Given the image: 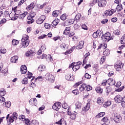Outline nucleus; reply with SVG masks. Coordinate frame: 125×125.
<instances>
[{"label": "nucleus", "mask_w": 125, "mask_h": 125, "mask_svg": "<svg viewBox=\"0 0 125 125\" xmlns=\"http://www.w3.org/2000/svg\"><path fill=\"white\" fill-rule=\"evenodd\" d=\"M9 114H8L6 117V120L9 123H13L14 121H16L18 118V115L16 112H14L12 115L9 118Z\"/></svg>", "instance_id": "f257e3e1"}, {"label": "nucleus", "mask_w": 125, "mask_h": 125, "mask_svg": "<svg viewBox=\"0 0 125 125\" xmlns=\"http://www.w3.org/2000/svg\"><path fill=\"white\" fill-rule=\"evenodd\" d=\"M113 121L116 124H120L122 122V116L118 113H115L113 116Z\"/></svg>", "instance_id": "f03ea898"}, {"label": "nucleus", "mask_w": 125, "mask_h": 125, "mask_svg": "<svg viewBox=\"0 0 125 125\" xmlns=\"http://www.w3.org/2000/svg\"><path fill=\"white\" fill-rule=\"evenodd\" d=\"M111 37V34L109 32L105 33L104 36L102 37L103 42H109L110 40H113Z\"/></svg>", "instance_id": "7ed1b4c3"}, {"label": "nucleus", "mask_w": 125, "mask_h": 125, "mask_svg": "<svg viewBox=\"0 0 125 125\" xmlns=\"http://www.w3.org/2000/svg\"><path fill=\"white\" fill-rule=\"evenodd\" d=\"M45 78L47 81H48L50 83H54L55 78L54 76L50 73H47L45 75Z\"/></svg>", "instance_id": "20e7f679"}, {"label": "nucleus", "mask_w": 125, "mask_h": 125, "mask_svg": "<svg viewBox=\"0 0 125 125\" xmlns=\"http://www.w3.org/2000/svg\"><path fill=\"white\" fill-rule=\"evenodd\" d=\"M124 65L122 63V62H116L114 65V68L117 71V72H121L122 71V69H123Z\"/></svg>", "instance_id": "39448f33"}, {"label": "nucleus", "mask_w": 125, "mask_h": 125, "mask_svg": "<svg viewBox=\"0 0 125 125\" xmlns=\"http://www.w3.org/2000/svg\"><path fill=\"white\" fill-rule=\"evenodd\" d=\"M27 14H28V12H25L23 13L20 15L19 16L13 17L12 18V20H13V21L16 20V19H17L18 18V17H19V19H24V18H25V17H26V15H27Z\"/></svg>", "instance_id": "423d86ee"}, {"label": "nucleus", "mask_w": 125, "mask_h": 125, "mask_svg": "<svg viewBox=\"0 0 125 125\" xmlns=\"http://www.w3.org/2000/svg\"><path fill=\"white\" fill-rule=\"evenodd\" d=\"M46 19V17L44 15L41 16L38 19L36 20L37 24H41L43 23V21Z\"/></svg>", "instance_id": "0eeeda50"}, {"label": "nucleus", "mask_w": 125, "mask_h": 125, "mask_svg": "<svg viewBox=\"0 0 125 125\" xmlns=\"http://www.w3.org/2000/svg\"><path fill=\"white\" fill-rule=\"evenodd\" d=\"M98 4L99 7H105L107 4V1L106 0H100L98 1Z\"/></svg>", "instance_id": "6e6552de"}, {"label": "nucleus", "mask_w": 125, "mask_h": 125, "mask_svg": "<svg viewBox=\"0 0 125 125\" xmlns=\"http://www.w3.org/2000/svg\"><path fill=\"white\" fill-rule=\"evenodd\" d=\"M53 110L56 111H58L61 108V103L60 102L55 103L52 106Z\"/></svg>", "instance_id": "1a4fd4ad"}, {"label": "nucleus", "mask_w": 125, "mask_h": 125, "mask_svg": "<svg viewBox=\"0 0 125 125\" xmlns=\"http://www.w3.org/2000/svg\"><path fill=\"white\" fill-rule=\"evenodd\" d=\"M114 101L116 103H121L123 101V97L120 95H118L114 98Z\"/></svg>", "instance_id": "9d476101"}, {"label": "nucleus", "mask_w": 125, "mask_h": 125, "mask_svg": "<svg viewBox=\"0 0 125 125\" xmlns=\"http://www.w3.org/2000/svg\"><path fill=\"white\" fill-rule=\"evenodd\" d=\"M29 104L31 106H37L38 104V101L36 98H32L29 100Z\"/></svg>", "instance_id": "9b49d317"}, {"label": "nucleus", "mask_w": 125, "mask_h": 125, "mask_svg": "<svg viewBox=\"0 0 125 125\" xmlns=\"http://www.w3.org/2000/svg\"><path fill=\"white\" fill-rule=\"evenodd\" d=\"M31 83L30 84V85L27 87V89L28 90H30V89H34V88H35L36 87V86H37V84H36V81H32V80H31Z\"/></svg>", "instance_id": "f8f14e48"}, {"label": "nucleus", "mask_w": 125, "mask_h": 125, "mask_svg": "<svg viewBox=\"0 0 125 125\" xmlns=\"http://www.w3.org/2000/svg\"><path fill=\"white\" fill-rule=\"evenodd\" d=\"M21 42H30V40H29V36L26 34L23 35L21 39Z\"/></svg>", "instance_id": "ddd939ff"}, {"label": "nucleus", "mask_w": 125, "mask_h": 125, "mask_svg": "<svg viewBox=\"0 0 125 125\" xmlns=\"http://www.w3.org/2000/svg\"><path fill=\"white\" fill-rule=\"evenodd\" d=\"M83 44H84V41H80L76 47V49H82L83 47Z\"/></svg>", "instance_id": "4468645a"}, {"label": "nucleus", "mask_w": 125, "mask_h": 125, "mask_svg": "<svg viewBox=\"0 0 125 125\" xmlns=\"http://www.w3.org/2000/svg\"><path fill=\"white\" fill-rule=\"evenodd\" d=\"M45 49H46V46H45V44H43L42 46H41L40 50H39V51L37 52V54L38 55L42 54V52L44 51Z\"/></svg>", "instance_id": "2eb2a0df"}, {"label": "nucleus", "mask_w": 125, "mask_h": 125, "mask_svg": "<svg viewBox=\"0 0 125 125\" xmlns=\"http://www.w3.org/2000/svg\"><path fill=\"white\" fill-rule=\"evenodd\" d=\"M21 72L22 74H26L27 73V67L26 65H23L21 67Z\"/></svg>", "instance_id": "dca6fc26"}, {"label": "nucleus", "mask_w": 125, "mask_h": 125, "mask_svg": "<svg viewBox=\"0 0 125 125\" xmlns=\"http://www.w3.org/2000/svg\"><path fill=\"white\" fill-rule=\"evenodd\" d=\"M90 108V103H87L86 104V105L83 108L82 110L83 111H84V112H87V111H88Z\"/></svg>", "instance_id": "f3484780"}, {"label": "nucleus", "mask_w": 125, "mask_h": 125, "mask_svg": "<svg viewBox=\"0 0 125 125\" xmlns=\"http://www.w3.org/2000/svg\"><path fill=\"white\" fill-rule=\"evenodd\" d=\"M86 84L83 83L79 87V90L82 92L84 90H86Z\"/></svg>", "instance_id": "a211bd4d"}, {"label": "nucleus", "mask_w": 125, "mask_h": 125, "mask_svg": "<svg viewBox=\"0 0 125 125\" xmlns=\"http://www.w3.org/2000/svg\"><path fill=\"white\" fill-rule=\"evenodd\" d=\"M18 56H14L11 58V63H17L18 61Z\"/></svg>", "instance_id": "6ab92c4d"}, {"label": "nucleus", "mask_w": 125, "mask_h": 125, "mask_svg": "<svg viewBox=\"0 0 125 125\" xmlns=\"http://www.w3.org/2000/svg\"><path fill=\"white\" fill-rule=\"evenodd\" d=\"M123 9H124V8L123 7V5H122V4H119L116 6L115 10L119 12L120 11H122Z\"/></svg>", "instance_id": "aec40b11"}, {"label": "nucleus", "mask_w": 125, "mask_h": 125, "mask_svg": "<svg viewBox=\"0 0 125 125\" xmlns=\"http://www.w3.org/2000/svg\"><path fill=\"white\" fill-rule=\"evenodd\" d=\"M35 52L33 50L28 51L26 53V56L27 57H31V56H33V55H34Z\"/></svg>", "instance_id": "412c9836"}, {"label": "nucleus", "mask_w": 125, "mask_h": 125, "mask_svg": "<svg viewBox=\"0 0 125 125\" xmlns=\"http://www.w3.org/2000/svg\"><path fill=\"white\" fill-rule=\"evenodd\" d=\"M77 115H78V113L74 111V112H73L72 114L70 115V119L71 120H76V118H77Z\"/></svg>", "instance_id": "4be33fe9"}, {"label": "nucleus", "mask_w": 125, "mask_h": 125, "mask_svg": "<svg viewBox=\"0 0 125 125\" xmlns=\"http://www.w3.org/2000/svg\"><path fill=\"white\" fill-rule=\"evenodd\" d=\"M42 76H39L36 78L33 77L31 79V82H37V80L39 81V82H41V81H42Z\"/></svg>", "instance_id": "5701e85b"}, {"label": "nucleus", "mask_w": 125, "mask_h": 125, "mask_svg": "<svg viewBox=\"0 0 125 125\" xmlns=\"http://www.w3.org/2000/svg\"><path fill=\"white\" fill-rule=\"evenodd\" d=\"M34 8H35V5L34 4V2H32L26 7L27 10H31L32 9H34Z\"/></svg>", "instance_id": "b1692460"}, {"label": "nucleus", "mask_w": 125, "mask_h": 125, "mask_svg": "<svg viewBox=\"0 0 125 125\" xmlns=\"http://www.w3.org/2000/svg\"><path fill=\"white\" fill-rule=\"evenodd\" d=\"M101 33L100 32V30H98L97 31L95 32L93 34V37L94 39H96L97 38H98V36L99 35V33Z\"/></svg>", "instance_id": "393cba45"}, {"label": "nucleus", "mask_w": 125, "mask_h": 125, "mask_svg": "<svg viewBox=\"0 0 125 125\" xmlns=\"http://www.w3.org/2000/svg\"><path fill=\"white\" fill-rule=\"evenodd\" d=\"M61 48L62 49H63V50H65L66 49H68V44L62 43L61 45Z\"/></svg>", "instance_id": "a878e982"}, {"label": "nucleus", "mask_w": 125, "mask_h": 125, "mask_svg": "<svg viewBox=\"0 0 125 125\" xmlns=\"http://www.w3.org/2000/svg\"><path fill=\"white\" fill-rule=\"evenodd\" d=\"M76 106V110H79V109H81L82 108V103L80 102H77L75 104Z\"/></svg>", "instance_id": "bb28decb"}, {"label": "nucleus", "mask_w": 125, "mask_h": 125, "mask_svg": "<svg viewBox=\"0 0 125 125\" xmlns=\"http://www.w3.org/2000/svg\"><path fill=\"white\" fill-rule=\"evenodd\" d=\"M74 22H75V20L73 19L67 20L65 21V23H66L67 25H72V24H74Z\"/></svg>", "instance_id": "cd10ccee"}, {"label": "nucleus", "mask_w": 125, "mask_h": 125, "mask_svg": "<svg viewBox=\"0 0 125 125\" xmlns=\"http://www.w3.org/2000/svg\"><path fill=\"white\" fill-rule=\"evenodd\" d=\"M3 106H4V107H6L7 108H10L11 103H10V101L6 102L3 104Z\"/></svg>", "instance_id": "c85d7f7f"}, {"label": "nucleus", "mask_w": 125, "mask_h": 125, "mask_svg": "<svg viewBox=\"0 0 125 125\" xmlns=\"http://www.w3.org/2000/svg\"><path fill=\"white\" fill-rule=\"evenodd\" d=\"M107 83L109 84V85H114V84H115V81H114L113 79H109L107 81Z\"/></svg>", "instance_id": "c756f323"}, {"label": "nucleus", "mask_w": 125, "mask_h": 125, "mask_svg": "<svg viewBox=\"0 0 125 125\" xmlns=\"http://www.w3.org/2000/svg\"><path fill=\"white\" fill-rule=\"evenodd\" d=\"M104 102V100L102 97H99L97 99V103L99 105H102V104Z\"/></svg>", "instance_id": "7c9ffc66"}, {"label": "nucleus", "mask_w": 125, "mask_h": 125, "mask_svg": "<svg viewBox=\"0 0 125 125\" xmlns=\"http://www.w3.org/2000/svg\"><path fill=\"white\" fill-rule=\"evenodd\" d=\"M63 123H64L63 125H67V122L64 120V119H61L59 121L56 123L57 125H62Z\"/></svg>", "instance_id": "2f4dec72"}, {"label": "nucleus", "mask_w": 125, "mask_h": 125, "mask_svg": "<svg viewBox=\"0 0 125 125\" xmlns=\"http://www.w3.org/2000/svg\"><path fill=\"white\" fill-rule=\"evenodd\" d=\"M71 31V28L70 27H66L65 30L63 32V35H68Z\"/></svg>", "instance_id": "473e14b6"}, {"label": "nucleus", "mask_w": 125, "mask_h": 125, "mask_svg": "<svg viewBox=\"0 0 125 125\" xmlns=\"http://www.w3.org/2000/svg\"><path fill=\"white\" fill-rule=\"evenodd\" d=\"M13 11L15 12V14L16 15H19V14L21 13V11L17 9V7H15L14 9H13Z\"/></svg>", "instance_id": "72a5a7b5"}, {"label": "nucleus", "mask_w": 125, "mask_h": 125, "mask_svg": "<svg viewBox=\"0 0 125 125\" xmlns=\"http://www.w3.org/2000/svg\"><path fill=\"white\" fill-rule=\"evenodd\" d=\"M22 44V47L23 48H26V47H28V46L30 44V42H21Z\"/></svg>", "instance_id": "f704fd0d"}, {"label": "nucleus", "mask_w": 125, "mask_h": 125, "mask_svg": "<svg viewBox=\"0 0 125 125\" xmlns=\"http://www.w3.org/2000/svg\"><path fill=\"white\" fill-rule=\"evenodd\" d=\"M58 23H59V20H55L51 24V25L52 27H55V26H57V25L58 24Z\"/></svg>", "instance_id": "c9c22d12"}, {"label": "nucleus", "mask_w": 125, "mask_h": 125, "mask_svg": "<svg viewBox=\"0 0 125 125\" xmlns=\"http://www.w3.org/2000/svg\"><path fill=\"white\" fill-rule=\"evenodd\" d=\"M65 79L67 80V81H74V78H73V77L71 76L70 75H66L65 76Z\"/></svg>", "instance_id": "e433bc0d"}, {"label": "nucleus", "mask_w": 125, "mask_h": 125, "mask_svg": "<svg viewBox=\"0 0 125 125\" xmlns=\"http://www.w3.org/2000/svg\"><path fill=\"white\" fill-rule=\"evenodd\" d=\"M107 11L108 12L109 16H112V15H113V14L116 12V9H112L111 10H108Z\"/></svg>", "instance_id": "4c0bfd02"}, {"label": "nucleus", "mask_w": 125, "mask_h": 125, "mask_svg": "<svg viewBox=\"0 0 125 125\" xmlns=\"http://www.w3.org/2000/svg\"><path fill=\"white\" fill-rule=\"evenodd\" d=\"M6 94V92L4 89H1L0 90V96H4Z\"/></svg>", "instance_id": "58836bf2"}, {"label": "nucleus", "mask_w": 125, "mask_h": 125, "mask_svg": "<svg viewBox=\"0 0 125 125\" xmlns=\"http://www.w3.org/2000/svg\"><path fill=\"white\" fill-rule=\"evenodd\" d=\"M46 59L47 61L48 62H52L53 59L52 57H51V56L50 55H47L46 56Z\"/></svg>", "instance_id": "ea45409f"}, {"label": "nucleus", "mask_w": 125, "mask_h": 125, "mask_svg": "<svg viewBox=\"0 0 125 125\" xmlns=\"http://www.w3.org/2000/svg\"><path fill=\"white\" fill-rule=\"evenodd\" d=\"M21 83L22 84H28V78H25L21 80Z\"/></svg>", "instance_id": "a19ab883"}, {"label": "nucleus", "mask_w": 125, "mask_h": 125, "mask_svg": "<svg viewBox=\"0 0 125 125\" xmlns=\"http://www.w3.org/2000/svg\"><path fill=\"white\" fill-rule=\"evenodd\" d=\"M81 17H82V15H81V14H77L75 16L76 21L77 22H79Z\"/></svg>", "instance_id": "79ce46f5"}, {"label": "nucleus", "mask_w": 125, "mask_h": 125, "mask_svg": "<svg viewBox=\"0 0 125 125\" xmlns=\"http://www.w3.org/2000/svg\"><path fill=\"white\" fill-rule=\"evenodd\" d=\"M105 60H106V57L103 56L100 60V64H101V65H102V64H103V63L105 62Z\"/></svg>", "instance_id": "37998d69"}, {"label": "nucleus", "mask_w": 125, "mask_h": 125, "mask_svg": "<svg viewBox=\"0 0 125 125\" xmlns=\"http://www.w3.org/2000/svg\"><path fill=\"white\" fill-rule=\"evenodd\" d=\"M44 69H45V66H44V65H40L38 67V70L40 72H42V71H44Z\"/></svg>", "instance_id": "c03bdc74"}, {"label": "nucleus", "mask_w": 125, "mask_h": 125, "mask_svg": "<svg viewBox=\"0 0 125 125\" xmlns=\"http://www.w3.org/2000/svg\"><path fill=\"white\" fill-rule=\"evenodd\" d=\"M59 14V11L56 10L53 12L52 15L54 17H57Z\"/></svg>", "instance_id": "a18cd8bd"}, {"label": "nucleus", "mask_w": 125, "mask_h": 125, "mask_svg": "<svg viewBox=\"0 0 125 125\" xmlns=\"http://www.w3.org/2000/svg\"><path fill=\"white\" fill-rule=\"evenodd\" d=\"M18 43H19V41H18V40L13 39L12 41V44L13 45H17Z\"/></svg>", "instance_id": "49530a36"}, {"label": "nucleus", "mask_w": 125, "mask_h": 125, "mask_svg": "<svg viewBox=\"0 0 125 125\" xmlns=\"http://www.w3.org/2000/svg\"><path fill=\"white\" fill-rule=\"evenodd\" d=\"M1 73L3 74V75H4V76H7L8 74V70L7 69H4L2 70Z\"/></svg>", "instance_id": "de8ad7c7"}, {"label": "nucleus", "mask_w": 125, "mask_h": 125, "mask_svg": "<svg viewBox=\"0 0 125 125\" xmlns=\"http://www.w3.org/2000/svg\"><path fill=\"white\" fill-rule=\"evenodd\" d=\"M104 55L107 56L110 54V50L108 49H105V50L103 52Z\"/></svg>", "instance_id": "09e8293b"}, {"label": "nucleus", "mask_w": 125, "mask_h": 125, "mask_svg": "<svg viewBox=\"0 0 125 125\" xmlns=\"http://www.w3.org/2000/svg\"><path fill=\"white\" fill-rule=\"evenodd\" d=\"M0 53L5 54V53H6V49L4 48H0Z\"/></svg>", "instance_id": "8fccbe9b"}, {"label": "nucleus", "mask_w": 125, "mask_h": 125, "mask_svg": "<svg viewBox=\"0 0 125 125\" xmlns=\"http://www.w3.org/2000/svg\"><path fill=\"white\" fill-rule=\"evenodd\" d=\"M60 18L61 20H62L63 21H64V20H66L67 19V16H66V14H63L62 15L61 17Z\"/></svg>", "instance_id": "3c124183"}, {"label": "nucleus", "mask_w": 125, "mask_h": 125, "mask_svg": "<svg viewBox=\"0 0 125 125\" xmlns=\"http://www.w3.org/2000/svg\"><path fill=\"white\" fill-rule=\"evenodd\" d=\"M111 105V101H107L105 104H104V107H108V106Z\"/></svg>", "instance_id": "603ef678"}, {"label": "nucleus", "mask_w": 125, "mask_h": 125, "mask_svg": "<svg viewBox=\"0 0 125 125\" xmlns=\"http://www.w3.org/2000/svg\"><path fill=\"white\" fill-rule=\"evenodd\" d=\"M27 78L28 79H33V78H35V77H33V74L32 73L28 71Z\"/></svg>", "instance_id": "864d4df0"}, {"label": "nucleus", "mask_w": 125, "mask_h": 125, "mask_svg": "<svg viewBox=\"0 0 125 125\" xmlns=\"http://www.w3.org/2000/svg\"><path fill=\"white\" fill-rule=\"evenodd\" d=\"M96 91L98 92V93H102V92H103V89H101V88L99 87L96 88Z\"/></svg>", "instance_id": "5fc2aeb1"}, {"label": "nucleus", "mask_w": 125, "mask_h": 125, "mask_svg": "<svg viewBox=\"0 0 125 125\" xmlns=\"http://www.w3.org/2000/svg\"><path fill=\"white\" fill-rule=\"evenodd\" d=\"M74 47L71 48L69 51H67L65 52V55H67V54H70V53H72L73 52V50H74Z\"/></svg>", "instance_id": "6e6d98bb"}, {"label": "nucleus", "mask_w": 125, "mask_h": 125, "mask_svg": "<svg viewBox=\"0 0 125 125\" xmlns=\"http://www.w3.org/2000/svg\"><path fill=\"white\" fill-rule=\"evenodd\" d=\"M121 42L122 44H125V34H124V36H123L121 38Z\"/></svg>", "instance_id": "4d7b16f0"}, {"label": "nucleus", "mask_w": 125, "mask_h": 125, "mask_svg": "<svg viewBox=\"0 0 125 125\" xmlns=\"http://www.w3.org/2000/svg\"><path fill=\"white\" fill-rule=\"evenodd\" d=\"M39 123L37 120H32L30 123V125H38Z\"/></svg>", "instance_id": "13d9d810"}, {"label": "nucleus", "mask_w": 125, "mask_h": 125, "mask_svg": "<svg viewBox=\"0 0 125 125\" xmlns=\"http://www.w3.org/2000/svg\"><path fill=\"white\" fill-rule=\"evenodd\" d=\"M105 115V112H101L100 113H99L97 115V118H102V117H103Z\"/></svg>", "instance_id": "bf43d9fd"}, {"label": "nucleus", "mask_w": 125, "mask_h": 125, "mask_svg": "<svg viewBox=\"0 0 125 125\" xmlns=\"http://www.w3.org/2000/svg\"><path fill=\"white\" fill-rule=\"evenodd\" d=\"M45 5V3H43V4L42 5H41V4H38L37 5V7L38 8V10H40V9H42V8H43V7Z\"/></svg>", "instance_id": "052dcab7"}, {"label": "nucleus", "mask_w": 125, "mask_h": 125, "mask_svg": "<svg viewBox=\"0 0 125 125\" xmlns=\"http://www.w3.org/2000/svg\"><path fill=\"white\" fill-rule=\"evenodd\" d=\"M19 119L21 120V121H22V122H24L25 120H26V118H25V116L24 115H20L19 117Z\"/></svg>", "instance_id": "680f3d73"}, {"label": "nucleus", "mask_w": 125, "mask_h": 125, "mask_svg": "<svg viewBox=\"0 0 125 125\" xmlns=\"http://www.w3.org/2000/svg\"><path fill=\"white\" fill-rule=\"evenodd\" d=\"M72 69L74 72H76L77 70H79L80 69V65H76L75 66H73Z\"/></svg>", "instance_id": "e2e57ef3"}, {"label": "nucleus", "mask_w": 125, "mask_h": 125, "mask_svg": "<svg viewBox=\"0 0 125 125\" xmlns=\"http://www.w3.org/2000/svg\"><path fill=\"white\" fill-rule=\"evenodd\" d=\"M6 22V19H3L0 21V25H3V24H5Z\"/></svg>", "instance_id": "0e129e2a"}, {"label": "nucleus", "mask_w": 125, "mask_h": 125, "mask_svg": "<svg viewBox=\"0 0 125 125\" xmlns=\"http://www.w3.org/2000/svg\"><path fill=\"white\" fill-rule=\"evenodd\" d=\"M82 83H83V81H80L74 84V87H77V86H79V85L82 84Z\"/></svg>", "instance_id": "69168bd1"}, {"label": "nucleus", "mask_w": 125, "mask_h": 125, "mask_svg": "<svg viewBox=\"0 0 125 125\" xmlns=\"http://www.w3.org/2000/svg\"><path fill=\"white\" fill-rule=\"evenodd\" d=\"M91 89H92V87H91V86L89 85H86V90L89 91V90H91Z\"/></svg>", "instance_id": "338daca9"}, {"label": "nucleus", "mask_w": 125, "mask_h": 125, "mask_svg": "<svg viewBox=\"0 0 125 125\" xmlns=\"http://www.w3.org/2000/svg\"><path fill=\"white\" fill-rule=\"evenodd\" d=\"M72 93H73V94L77 95L79 94V90L78 89H75V90L72 91Z\"/></svg>", "instance_id": "774afa93"}]
</instances>
